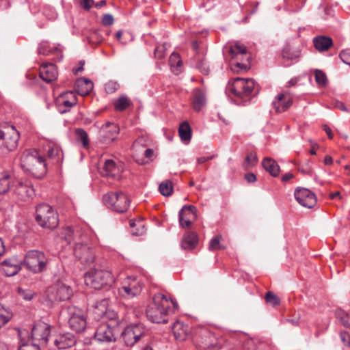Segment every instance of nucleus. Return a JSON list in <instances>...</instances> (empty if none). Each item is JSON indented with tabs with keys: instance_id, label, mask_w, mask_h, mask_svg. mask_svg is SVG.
<instances>
[{
	"instance_id": "f257e3e1",
	"label": "nucleus",
	"mask_w": 350,
	"mask_h": 350,
	"mask_svg": "<svg viewBox=\"0 0 350 350\" xmlns=\"http://www.w3.org/2000/svg\"><path fill=\"white\" fill-rule=\"evenodd\" d=\"M20 165L26 173L37 178H42L46 173V164L43 156L34 148L25 150L20 157Z\"/></svg>"
},
{
	"instance_id": "f03ea898",
	"label": "nucleus",
	"mask_w": 350,
	"mask_h": 350,
	"mask_svg": "<svg viewBox=\"0 0 350 350\" xmlns=\"http://www.w3.org/2000/svg\"><path fill=\"white\" fill-rule=\"evenodd\" d=\"M172 300L161 293L153 296L152 302L146 309L148 319L152 323H165L171 310Z\"/></svg>"
},
{
	"instance_id": "7ed1b4c3",
	"label": "nucleus",
	"mask_w": 350,
	"mask_h": 350,
	"mask_svg": "<svg viewBox=\"0 0 350 350\" xmlns=\"http://www.w3.org/2000/svg\"><path fill=\"white\" fill-rule=\"evenodd\" d=\"M256 82L252 79H243L237 77L232 81H229L226 91L232 94L245 105L248 102L254 92H258Z\"/></svg>"
},
{
	"instance_id": "20e7f679",
	"label": "nucleus",
	"mask_w": 350,
	"mask_h": 350,
	"mask_svg": "<svg viewBox=\"0 0 350 350\" xmlns=\"http://www.w3.org/2000/svg\"><path fill=\"white\" fill-rule=\"evenodd\" d=\"M23 262L28 271L40 273L47 269L50 259L43 252L32 250L26 253Z\"/></svg>"
},
{
	"instance_id": "39448f33",
	"label": "nucleus",
	"mask_w": 350,
	"mask_h": 350,
	"mask_svg": "<svg viewBox=\"0 0 350 350\" xmlns=\"http://www.w3.org/2000/svg\"><path fill=\"white\" fill-rule=\"evenodd\" d=\"M67 321L70 329L76 333H81L85 330L87 325L84 312L74 306L64 308L61 313Z\"/></svg>"
},
{
	"instance_id": "423d86ee",
	"label": "nucleus",
	"mask_w": 350,
	"mask_h": 350,
	"mask_svg": "<svg viewBox=\"0 0 350 350\" xmlns=\"http://www.w3.org/2000/svg\"><path fill=\"white\" fill-rule=\"evenodd\" d=\"M232 57L231 67L234 72L246 71L250 68V55L245 46L237 42L230 48Z\"/></svg>"
},
{
	"instance_id": "0eeeda50",
	"label": "nucleus",
	"mask_w": 350,
	"mask_h": 350,
	"mask_svg": "<svg viewBox=\"0 0 350 350\" xmlns=\"http://www.w3.org/2000/svg\"><path fill=\"white\" fill-rule=\"evenodd\" d=\"M36 221L41 227L53 230L59 224L58 214L51 206L42 204L36 208Z\"/></svg>"
},
{
	"instance_id": "6e6552de",
	"label": "nucleus",
	"mask_w": 350,
	"mask_h": 350,
	"mask_svg": "<svg viewBox=\"0 0 350 350\" xmlns=\"http://www.w3.org/2000/svg\"><path fill=\"white\" fill-rule=\"evenodd\" d=\"M103 200L106 206L117 213L126 212L130 205V200L122 191L108 192L103 196Z\"/></svg>"
},
{
	"instance_id": "1a4fd4ad",
	"label": "nucleus",
	"mask_w": 350,
	"mask_h": 350,
	"mask_svg": "<svg viewBox=\"0 0 350 350\" xmlns=\"http://www.w3.org/2000/svg\"><path fill=\"white\" fill-rule=\"evenodd\" d=\"M114 278L109 271L94 269L85 273V283L94 289H100L104 286L111 285Z\"/></svg>"
},
{
	"instance_id": "9d476101",
	"label": "nucleus",
	"mask_w": 350,
	"mask_h": 350,
	"mask_svg": "<svg viewBox=\"0 0 350 350\" xmlns=\"http://www.w3.org/2000/svg\"><path fill=\"white\" fill-rule=\"evenodd\" d=\"M90 239L88 237L86 241L81 240L76 242L74 246V255L85 266H90L95 259L94 252L90 245Z\"/></svg>"
},
{
	"instance_id": "9b49d317",
	"label": "nucleus",
	"mask_w": 350,
	"mask_h": 350,
	"mask_svg": "<svg viewBox=\"0 0 350 350\" xmlns=\"http://www.w3.org/2000/svg\"><path fill=\"white\" fill-rule=\"evenodd\" d=\"M19 137L18 131L12 125H6L0 129V144L3 145L8 152L17 147Z\"/></svg>"
},
{
	"instance_id": "f8f14e48",
	"label": "nucleus",
	"mask_w": 350,
	"mask_h": 350,
	"mask_svg": "<svg viewBox=\"0 0 350 350\" xmlns=\"http://www.w3.org/2000/svg\"><path fill=\"white\" fill-rule=\"evenodd\" d=\"M148 330L142 324L128 325L122 333V337L127 346H133L141 338L145 337Z\"/></svg>"
},
{
	"instance_id": "ddd939ff",
	"label": "nucleus",
	"mask_w": 350,
	"mask_h": 350,
	"mask_svg": "<svg viewBox=\"0 0 350 350\" xmlns=\"http://www.w3.org/2000/svg\"><path fill=\"white\" fill-rule=\"evenodd\" d=\"M142 290V283L135 277L129 276L124 280L118 288L119 295L126 299L139 295Z\"/></svg>"
},
{
	"instance_id": "4468645a",
	"label": "nucleus",
	"mask_w": 350,
	"mask_h": 350,
	"mask_svg": "<svg viewBox=\"0 0 350 350\" xmlns=\"http://www.w3.org/2000/svg\"><path fill=\"white\" fill-rule=\"evenodd\" d=\"M70 286L64 283H57L47 290V297L51 301H63L69 299L72 295Z\"/></svg>"
},
{
	"instance_id": "2eb2a0df",
	"label": "nucleus",
	"mask_w": 350,
	"mask_h": 350,
	"mask_svg": "<svg viewBox=\"0 0 350 350\" xmlns=\"http://www.w3.org/2000/svg\"><path fill=\"white\" fill-rule=\"evenodd\" d=\"M49 335L50 327L42 321L36 323L31 329L32 340L40 345H46Z\"/></svg>"
},
{
	"instance_id": "dca6fc26",
	"label": "nucleus",
	"mask_w": 350,
	"mask_h": 350,
	"mask_svg": "<svg viewBox=\"0 0 350 350\" xmlns=\"http://www.w3.org/2000/svg\"><path fill=\"white\" fill-rule=\"evenodd\" d=\"M119 132L120 128L116 124L108 122L100 127L99 140L103 144H110L118 138Z\"/></svg>"
},
{
	"instance_id": "f3484780",
	"label": "nucleus",
	"mask_w": 350,
	"mask_h": 350,
	"mask_svg": "<svg viewBox=\"0 0 350 350\" xmlns=\"http://www.w3.org/2000/svg\"><path fill=\"white\" fill-rule=\"evenodd\" d=\"M96 340L103 342H111L116 341L115 327L106 322H102L94 333Z\"/></svg>"
},
{
	"instance_id": "a211bd4d",
	"label": "nucleus",
	"mask_w": 350,
	"mask_h": 350,
	"mask_svg": "<svg viewBox=\"0 0 350 350\" xmlns=\"http://www.w3.org/2000/svg\"><path fill=\"white\" fill-rule=\"evenodd\" d=\"M294 195L297 202L304 207L311 208L317 204L315 194L306 188L296 189Z\"/></svg>"
},
{
	"instance_id": "6ab92c4d",
	"label": "nucleus",
	"mask_w": 350,
	"mask_h": 350,
	"mask_svg": "<svg viewBox=\"0 0 350 350\" xmlns=\"http://www.w3.org/2000/svg\"><path fill=\"white\" fill-rule=\"evenodd\" d=\"M14 193L18 200L28 201L33 198L35 191L30 183L28 181H16L14 185Z\"/></svg>"
},
{
	"instance_id": "aec40b11",
	"label": "nucleus",
	"mask_w": 350,
	"mask_h": 350,
	"mask_svg": "<svg viewBox=\"0 0 350 350\" xmlns=\"http://www.w3.org/2000/svg\"><path fill=\"white\" fill-rule=\"evenodd\" d=\"M196 208L193 205H185L179 211L178 221L180 227L189 228L192 220L196 218Z\"/></svg>"
},
{
	"instance_id": "412c9836",
	"label": "nucleus",
	"mask_w": 350,
	"mask_h": 350,
	"mask_svg": "<svg viewBox=\"0 0 350 350\" xmlns=\"http://www.w3.org/2000/svg\"><path fill=\"white\" fill-rule=\"evenodd\" d=\"M22 261L12 257L0 263V270L5 275L11 277L17 274L21 269Z\"/></svg>"
},
{
	"instance_id": "4be33fe9",
	"label": "nucleus",
	"mask_w": 350,
	"mask_h": 350,
	"mask_svg": "<svg viewBox=\"0 0 350 350\" xmlns=\"http://www.w3.org/2000/svg\"><path fill=\"white\" fill-rule=\"evenodd\" d=\"M62 237L68 243L70 244L79 242L81 240L86 241L88 240L87 234H84L81 230H74L70 226L64 228L62 232Z\"/></svg>"
},
{
	"instance_id": "5701e85b",
	"label": "nucleus",
	"mask_w": 350,
	"mask_h": 350,
	"mask_svg": "<svg viewBox=\"0 0 350 350\" xmlns=\"http://www.w3.org/2000/svg\"><path fill=\"white\" fill-rule=\"evenodd\" d=\"M39 75L43 81L51 83L57 78V66L53 63L43 64L40 68Z\"/></svg>"
},
{
	"instance_id": "b1692460",
	"label": "nucleus",
	"mask_w": 350,
	"mask_h": 350,
	"mask_svg": "<svg viewBox=\"0 0 350 350\" xmlns=\"http://www.w3.org/2000/svg\"><path fill=\"white\" fill-rule=\"evenodd\" d=\"M293 103L292 98L286 94L280 93L278 94L273 101V107L277 113H282L287 110Z\"/></svg>"
},
{
	"instance_id": "393cba45",
	"label": "nucleus",
	"mask_w": 350,
	"mask_h": 350,
	"mask_svg": "<svg viewBox=\"0 0 350 350\" xmlns=\"http://www.w3.org/2000/svg\"><path fill=\"white\" fill-rule=\"evenodd\" d=\"M109 304L108 299H103L100 301V306L102 307L100 312L98 313V316L102 317L105 319H109L113 324L112 325H118L119 323L118 315L116 312L112 310H109L107 306Z\"/></svg>"
},
{
	"instance_id": "a878e982",
	"label": "nucleus",
	"mask_w": 350,
	"mask_h": 350,
	"mask_svg": "<svg viewBox=\"0 0 350 350\" xmlns=\"http://www.w3.org/2000/svg\"><path fill=\"white\" fill-rule=\"evenodd\" d=\"M176 339L179 340H186L190 335V327L184 324L182 321H176L172 327Z\"/></svg>"
},
{
	"instance_id": "bb28decb",
	"label": "nucleus",
	"mask_w": 350,
	"mask_h": 350,
	"mask_svg": "<svg viewBox=\"0 0 350 350\" xmlns=\"http://www.w3.org/2000/svg\"><path fill=\"white\" fill-rule=\"evenodd\" d=\"M121 170L113 159H107L100 170V174L103 176L116 178L120 175Z\"/></svg>"
},
{
	"instance_id": "cd10ccee",
	"label": "nucleus",
	"mask_w": 350,
	"mask_h": 350,
	"mask_svg": "<svg viewBox=\"0 0 350 350\" xmlns=\"http://www.w3.org/2000/svg\"><path fill=\"white\" fill-rule=\"evenodd\" d=\"M76 338L72 334L66 333L60 335L54 341L55 345L60 349L72 347L76 343Z\"/></svg>"
},
{
	"instance_id": "c85d7f7f",
	"label": "nucleus",
	"mask_w": 350,
	"mask_h": 350,
	"mask_svg": "<svg viewBox=\"0 0 350 350\" xmlns=\"http://www.w3.org/2000/svg\"><path fill=\"white\" fill-rule=\"evenodd\" d=\"M193 109L196 111H200L205 106L206 98L205 92L198 88H196L193 90Z\"/></svg>"
},
{
	"instance_id": "c756f323",
	"label": "nucleus",
	"mask_w": 350,
	"mask_h": 350,
	"mask_svg": "<svg viewBox=\"0 0 350 350\" xmlns=\"http://www.w3.org/2000/svg\"><path fill=\"white\" fill-rule=\"evenodd\" d=\"M93 88V83L88 79L82 78L77 81L75 83V90L81 96L88 95Z\"/></svg>"
},
{
	"instance_id": "7c9ffc66",
	"label": "nucleus",
	"mask_w": 350,
	"mask_h": 350,
	"mask_svg": "<svg viewBox=\"0 0 350 350\" xmlns=\"http://www.w3.org/2000/svg\"><path fill=\"white\" fill-rule=\"evenodd\" d=\"M198 241V235L194 232L189 231L185 233L181 241V247L184 250H192Z\"/></svg>"
},
{
	"instance_id": "2f4dec72",
	"label": "nucleus",
	"mask_w": 350,
	"mask_h": 350,
	"mask_svg": "<svg viewBox=\"0 0 350 350\" xmlns=\"http://www.w3.org/2000/svg\"><path fill=\"white\" fill-rule=\"evenodd\" d=\"M314 46L319 51L328 50L332 45V40L327 36H321L314 38Z\"/></svg>"
},
{
	"instance_id": "473e14b6",
	"label": "nucleus",
	"mask_w": 350,
	"mask_h": 350,
	"mask_svg": "<svg viewBox=\"0 0 350 350\" xmlns=\"http://www.w3.org/2000/svg\"><path fill=\"white\" fill-rule=\"evenodd\" d=\"M263 168L271 176H278L280 172V167L278 163L271 158H265L262 161Z\"/></svg>"
},
{
	"instance_id": "72a5a7b5",
	"label": "nucleus",
	"mask_w": 350,
	"mask_h": 350,
	"mask_svg": "<svg viewBox=\"0 0 350 350\" xmlns=\"http://www.w3.org/2000/svg\"><path fill=\"white\" fill-rule=\"evenodd\" d=\"M169 64L171 66L172 71L175 75H178L180 72L183 62L178 53H172L171 54L169 58Z\"/></svg>"
},
{
	"instance_id": "f704fd0d",
	"label": "nucleus",
	"mask_w": 350,
	"mask_h": 350,
	"mask_svg": "<svg viewBox=\"0 0 350 350\" xmlns=\"http://www.w3.org/2000/svg\"><path fill=\"white\" fill-rule=\"evenodd\" d=\"M130 227L131 228V232L133 235H142L146 232L144 222L141 219L138 220H131Z\"/></svg>"
},
{
	"instance_id": "c9c22d12",
	"label": "nucleus",
	"mask_w": 350,
	"mask_h": 350,
	"mask_svg": "<svg viewBox=\"0 0 350 350\" xmlns=\"http://www.w3.org/2000/svg\"><path fill=\"white\" fill-rule=\"evenodd\" d=\"M180 138L183 142H189L191 137V129L187 122H183L178 129Z\"/></svg>"
},
{
	"instance_id": "e433bc0d",
	"label": "nucleus",
	"mask_w": 350,
	"mask_h": 350,
	"mask_svg": "<svg viewBox=\"0 0 350 350\" xmlns=\"http://www.w3.org/2000/svg\"><path fill=\"white\" fill-rule=\"evenodd\" d=\"M132 103L126 96H121L113 101V106L116 111H122L129 107Z\"/></svg>"
},
{
	"instance_id": "4c0bfd02",
	"label": "nucleus",
	"mask_w": 350,
	"mask_h": 350,
	"mask_svg": "<svg viewBox=\"0 0 350 350\" xmlns=\"http://www.w3.org/2000/svg\"><path fill=\"white\" fill-rule=\"evenodd\" d=\"M57 103L59 106V110L60 113H64L70 111V108L75 106L76 104L72 103L70 100L65 99V96H59Z\"/></svg>"
},
{
	"instance_id": "58836bf2",
	"label": "nucleus",
	"mask_w": 350,
	"mask_h": 350,
	"mask_svg": "<svg viewBox=\"0 0 350 350\" xmlns=\"http://www.w3.org/2000/svg\"><path fill=\"white\" fill-rule=\"evenodd\" d=\"M75 135L77 140L81 143L83 147L88 148L89 138L87 132L83 129H77L75 130Z\"/></svg>"
},
{
	"instance_id": "ea45409f",
	"label": "nucleus",
	"mask_w": 350,
	"mask_h": 350,
	"mask_svg": "<svg viewBox=\"0 0 350 350\" xmlns=\"http://www.w3.org/2000/svg\"><path fill=\"white\" fill-rule=\"evenodd\" d=\"M336 317L340 323L345 327L350 329V321L349 314L343 310L338 309L336 310Z\"/></svg>"
},
{
	"instance_id": "a19ab883",
	"label": "nucleus",
	"mask_w": 350,
	"mask_h": 350,
	"mask_svg": "<svg viewBox=\"0 0 350 350\" xmlns=\"http://www.w3.org/2000/svg\"><path fill=\"white\" fill-rule=\"evenodd\" d=\"M258 162V157L256 152H250L247 154L245 157L243 163V167L245 170H249L250 168L254 167Z\"/></svg>"
},
{
	"instance_id": "79ce46f5",
	"label": "nucleus",
	"mask_w": 350,
	"mask_h": 350,
	"mask_svg": "<svg viewBox=\"0 0 350 350\" xmlns=\"http://www.w3.org/2000/svg\"><path fill=\"white\" fill-rule=\"evenodd\" d=\"M160 193L165 196H169L172 193L173 187L171 181L166 180L163 181L159 187Z\"/></svg>"
},
{
	"instance_id": "37998d69",
	"label": "nucleus",
	"mask_w": 350,
	"mask_h": 350,
	"mask_svg": "<svg viewBox=\"0 0 350 350\" xmlns=\"http://www.w3.org/2000/svg\"><path fill=\"white\" fill-rule=\"evenodd\" d=\"M12 317V312L0 304V328L5 325Z\"/></svg>"
},
{
	"instance_id": "c03bdc74",
	"label": "nucleus",
	"mask_w": 350,
	"mask_h": 350,
	"mask_svg": "<svg viewBox=\"0 0 350 350\" xmlns=\"http://www.w3.org/2000/svg\"><path fill=\"white\" fill-rule=\"evenodd\" d=\"M10 176L5 173L0 174V194L5 193L10 188Z\"/></svg>"
},
{
	"instance_id": "a18cd8bd",
	"label": "nucleus",
	"mask_w": 350,
	"mask_h": 350,
	"mask_svg": "<svg viewBox=\"0 0 350 350\" xmlns=\"http://www.w3.org/2000/svg\"><path fill=\"white\" fill-rule=\"evenodd\" d=\"M196 61V68H198L202 74L208 75L209 74L210 69L206 59L204 57H198Z\"/></svg>"
},
{
	"instance_id": "49530a36",
	"label": "nucleus",
	"mask_w": 350,
	"mask_h": 350,
	"mask_svg": "<svg viewBox=\"0 0 350 350\" xmlns=\"http://www.w3.org/2000/svg\"><path fill=\"white\" fill-rule=\"evenodd\" d=\"M221 239V235H217L213 237L209 242L208 249L211 251L224 250L225 247L221 246L220 241Z\"/></svg>"
},
{
	"instance_id": "de8ad7c7",
	"label": "nucleus",
	"mask_w": 350,
	"mask_h": 350,
	"mask_svg": "<svg viewBox=\"0 0 350 350\" xmlns=\"http://www.w3.org/2000/svg\"><path fill=\"white\" fill-rule=\"evenodd\" d=\"M265 299L267 304H271L273 306H278L280 303V299L278 296L271 291H269L266 293Z\"/></svg>"
},
{
	"instance_id": "09e8293b",
	"label": "nucleus",
	"mask_w": 350,
	"mask_h": 350,
	"mask_svg": "<svg viewBox=\"0 0 350 350\" xmlns=\"http://www.w3.org/2000/svg\"><path fill=\"white\" fill-rule=\"evenodd\" d=\"M54 50H57V48H50L47 42H42L39 44L38 51L40 54L48 55L50 53H53Z\"/></svg>"
},
{
	"instance_id": "8fccbe9b",
	"label": "nucleus",
	"mask_w": 350,
	"mask_h": 350,
	"mask_svg": "<svg viewBox=\"0 0 350 350\" xmlns=\"http://www.w3.org/2000/svg\"><path fill=\"white\" fill-rule=\"evenodd\" d=\"M200 336H202L201 343L204 347H209L212 345V342L210 340L211 338V334L206 329H202L200 331Z\"/></svg>"
},
{
	"instance_id": "3c124183",
	"label": "nucleus",
	"mask_w": 350,
	"mask_h": 350,
	"mask_svg": "<svg viewBox=\"0 0 350 350\" xmlns=\"http://www.w3.org/2000/svg\"><path fill=\"white\" fill-rule=\"evenodd\" d=\"M315 81L317 83L321 86H325L327 82L325 74L319 70L315 71Z\"/></svg>"
},
{
	"instance_id": "603ef678",
	"label": "nucleus",
	"mask_w": 350,
	"mask_h": 350,
	"mask_svg": "<svg viewBox=\"0 0 350 350\" xmlns=\"http://www.w3.org/2000/svg\"><path fill=\"white\" fill-rule=\"evenodd\" d=\"M18 350H40V345L33 342L20 345Z\"/></svg>"
},
{
	"instance_id": "864d4df0",
	"label": "nucleus",
	"mask_w": 350,
	"mask_h": 350,
	"mask_svg": "<svg viewBox=\"0 0 350 350\" xmlns=\"http://www.w3.org/2000/svg\"><path fill=\"white\" fill-rule=\"evenodd\" d=\"M59 96H65V99L70 100L74 104H77V98L76 94L72 91H67L62 94H61Z\"/></svg>"
},
{
	"instance_id": "5fc2aeb1",
	"label": "nucleus",
	"mask_w": 350,
	"mask_h": 350,
	"mask_svg": "<svg viewBox=\"0 0 350 350\" xmlns=\"http://www.w3.org/2000/svg\"><path fill=\"white\" fill-rule=\"evenodd\" d=\"M341 60L347 64L350 65V50H343L340 53Z\"/></svg>"
},
{
	"instance_id": "6e6d98bb",
	"label": "nucleus",
	"mask_w": 350,
	"mask_h": 350,
	"mask_svg": "<svg viewBox=\"0 0 350 350\" xmlns=\"http://www.w3.org/2000/svg\"><path fill=\"white\" fill-rule=\"evenodd\" d=\"M118 84L113 81H109L105 84V90L107 93L111 94L116 92L118 89Z\"/></svg>"
},
{
	"instance_id": "4d7b16f0",
	"label": "nucleus",
	"mask_w": 350,
	"mask_h": 350,
	"mask_svg": "<svg viewBox=\"0 0 350 350\" xmlns=\"http://www.w3.org/2000/svg\"><path fill=\"white\" fill-rule=\"evenodd\" d=\"M81 7L85 10H90L94 5V0H79Z\"/></svg>"
},
{
	"instance_id": "13d9d810",
	"label": "nucleus",
	"mask_w": 350,
	"mask_h": 350,
	"mask_svg": "<svg viewBox=\"0 0 350 350\" xmlns=\"http://www.w3.org/2000/svg\"><path fill=\"white\" fill-rule=\"evenodd\" d=\"M113 17L111 14H105L102 19V23L105 26H109L113 23Z\"/></svg>"
},
{
	"instance_id": "bf43d9fd",
	"label": "nucleus",
	"mask_w": 350,
	"mask_h": 350,
	"mask_svg": "<svg viewBox=\"0 0 350 350\" xmlns=\"http://www.w3.org/2000/svg\"><path fill=\"white\" fill-rule=\"evenodd\" d=\"M340 336L343 343L350 347V335L344 331L340 332Z\"/></svg>"
},
{
	"instance_id": "052dcab7",
	"label": "nucleus",
	"mask_w": 350,
	"mask_h": 350,
	"mask_svg": "<svg viewBox=\"0 0 350 350\" xmlns=\"http://www.w3.org/2000/svg\"><path fill=\"white\" fill-rule=\"evenodd\" d=\"M19 293L26 300H31L33 297V293L31 291L19 290Z\"/></svg>"
},
{
	"instance_id": "680f3d73",
	"label": "nucleus",
	"mask_w": 350,
	"mask_h": 350,
	"mask_svg": "<svg viewBox=\"0 0 350 350\" xmlns=\"http://www.w3.org/2000/svg\"><path fill=\"white\" fill-rule=\"evenodd\" d=\"M154 54L159 59L164 57V46L157 47L154 50Z\"/></svg>"
},
{
	"instance_id": "e2e57ef3",
	"label": "nucleus",
	"mask_w": 350,
	"mask_h": 350,
	"mask_svg": "<svg viewBox=\"0 0 350 350\" xmlns=\"http://www.w3.org/2000/svg\"><path fill=\"white\" fill-rule=\"evenodd\" d=\"M59 154V149L57 147H51L48 150V156L51 158L55 157Z\"/></svg>"
},
{
	"instance_id": "0e129e2a",
	"label": "nucleus",
	"mask_w": 350,
	"mask_h": 350,
	"mask_svg": "<svg viewBox=\"0 0 350 350\" xmlns=\"http://www.w3.org/2000/svg\"><path fill=\"white\" fill-rule=\"evenodd\" d=\"M245 179L250 183H254L256 180V176L253 173H247L245 174Z\"/></svg>"
},
{
	"instance_id": "69168bd1",
	"label": "nucleus",
	"mask_w": 350,
	"mask_h": 350,
	"mask_svg": "<svg viewBox=\"0 0 350 350\" xmlns=\"http://www.w3.org/2000/svg\"><path fill=\"white\" fill-rule=\"evenodd\" d=\"M282 56L284 58L291 59L296 57L295 55H293L290 54V49L288 47L284 48L283 49Z\"/></svg>"
},
{
	"instance_id": "338daca9",
	"label": "nucleus",
	"mask_w": 350,
	"mask_h": 350,
	"mask_svg": "<svg viewBox=\"0 0 350 350\" xmlns=\"http://www.w3.org/2000/svg\"><path fill=\"white\" fill-rule=\"evenodd\" d=\"M213 156H210V157H200L199 158H198L197 159V161L199 164H202L206 161H208L211 159H213Z\"/></svg>"
},
{
	"instance_id": "774afa93",
	"label": "nucleus",
	"mask_w": 350,
	"mask_h": 350,
	"mask_svg": "<svg viewBox=\"0 0 350 350\" xmlns=\"http://www.w3.org/2000/svg\"><path fill=\"white\" fill-rule=\"evenodd\" d=\"M334 107L341 111H347V107L345 106L344 103L340 101H336L334 104Z\"/></svg>"
}]
</instances>
